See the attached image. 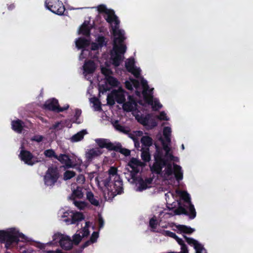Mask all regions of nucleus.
Wrapping results in <instances>:
<instances>
[{
	"label": "nucleus",
	"instance_id": "5fc2aeb1",
	"mask_svg": "<svg viewBox=\"0 0 253 253\" xmlns=\"http://www.w3.org/2000/svg\"><path fill=\"white\" fill-rule=\"evenodd\" d=\"M134 75L136 78H138L140 74L139 69L137 68L135 66L132 69L131 72H129Z\"/></svg>",
	"mask_w": 253,
	"mask_h": 253
},
{
	"label": "nucleus",
	"instance_id": "8fccbe9b",
	"mask_svg": "<svg viewBox=\"0 0 253 253\" xmlns=\"http://www.w3.org/2000/svg\"><path fill=\"white\" fill-rule=\"evenodd\" d=\"M101 73L105 76V79L112 74V71L106 67H102L101 69Z\"/></svg>",
	"mask_w": 253,
	"mask_h": 253
},
{
	"label": "nucleus",
	"instance_id": "e433bc0d",
	"mask_svg": "<svg viewBox=\"0 0 253 253\" xmlns=\"http://www.w3.org/2000/svg\"><path fill=\"white\" fill-rule=\"evenodd\" d=\"M112 124L116 130L125 133H127V131L126 130L125 127L123 126L120 125L119 123V121L118 120H116Z\"/></svg>",
	"mask_w": 253,
	"mask_h": 253
},
{
	"label": "nucleus",
	"instance_id": "aec40b11",
	"mask_svg": "<svg viewBox=\"0 0 253 253\" xmlns=\"http://www.w3.org/2000/svg\"><path fill=\"white\" fill-rule=\"evenodd\" d=\"M102 153L99 148H92L86 153L85 156L88 161H92L95 157L100 156Z\"/></svg>",
	"mask_w": 253,
	"mask_h": 253
},
{
	"label": "nucleus",
	"instance_id": "6e6552de",
	"mask_svg": "<svg viewBox=\"0 0 253 253\" xmlns=\"http://www.w3.org/2000/svg\"><path fill=\"white\" fill-rule=\"evenodd\" d=\"M166 166L165 174L168 176L171 175L174 173L177 181H179L183 179V172L180 166L174 164L173 169L172 165L170 164H168L167 162V165Z\"/></svg>",
	"mask_w": 253,
	"mask_h": 253
},
{
	"label": "nucleus",
	"instance_id": "79ce46f5",
	"mask_svg": "<svg viewBox=\"0 0 253 253\" xmlns=\"http://www.w3.org/2000/svg\"><path fill=\"white\" fill-rule=\"evenodd\" d=\"M74 204L76 207L81 210H84L87 206V204L83 201L74 200Z\"/></svg>",
	"mask_w": 253,
	"mask_h": 253
},
{
	"label": "nucleus",
	"instance_id": "c85d7f7f",
	"mask_svg": "<svg viewBox=\"0 0 253 253\" xmlns=\"http://www.w3.org/2000/svg\"><path fill=\"white\" fill-rule=\"evenodd\" d=\"M84 218V215L82 212H77L72 215L71 223L75 224L77 222L83 220Z\"/></svg>",
	"mask_w": 253,
	"mask_h": 253
},
{
	"label": "nucleus",
	"instance_id": "c756f323",
	"mask_svg": "<svg viewBox=\"0 0 253 253\" xmlns=\"http://www.w3.org/2000/svg\"><path fill=\"white\" fill-rule=\"evenodd\" d=\"M141 157L145 162H148L151 159L149 148H142Z\"/></svg>",
	"mask_w": 253,
	"mask_h": 253
},
{
	"label": "nucleus",
	"instance_id": "680f3d73",
	"mask_svg": "<svg viewBox=\"0 0 253 253\" xmlns=\"http://www.w3.org/2000/svg\"><path fill=\"white\" fill-rule=\"evenodd\" d=\"M13 234H14V235H15L16 236L18 237V239L19 240H20V239H19L20 238L21 239L22 241L26 240V237L25 236V235H24L22 233H19V232H17L16 233H14Z\"/></svg>",
	"mask_w": 253,
	"mask_h": 253
},
{
	"label": "nucleus",
	"instance_id": "37998d69",
	"mask_svg": "<svg viewBox=\"0 0 253 253\" xmlns=\"http://www.w3.org/2000/svg\"><path fill=\"white\" fill-rule=\"evenodd\" d=\"M116 97H115V95L113 94V91L110 94L107 96V101L108 104L112 106L114 105L115 103Z\"/></svg>",
	"mask_w": 253,
	"mask_h": 253
},
{
	"label": "nucleus",
	"instance_id": "4d7b16f0",
	"mask_svg": "<svg viewBox=\"0 0 253 253\" xmlns=\"http://www.w3.org/2000/svg\"><path fill=\"white\" fill-rule=\"evenodd\" d=\"M98 223L99 229L102 228L104 225V221L101 214L98 215Z\"/></svg>",
	"mask_w": 253,
	"mask_h": 253
},
{
	"label": "nucleus",
	"instance_id": "423d86ee",
	"mask_svg": "<svg viewBox=\"0 0 253 253\" xmlns=\"http://www.w3.org/2000/svg\"><path fill=\"white\" fill-rule=\"evenodd\" d=\"M59 177L56 167H50L48 168L44 176V182L47 186H53L57 182Z\"/></svg>",
	"mask_w": 253,
	"mask_h": 253
},
{
	"label": "nucleus",
	"instance_id": "4c0bfd02",
	"mask_svg": "<svg viewBox=\"0 0 253 253\" xmlns=\"http://www.w3.org/2000/svg\"><path fill=\"white\" fill-rule=\"evenodd\" d=\"M138 182L139 184L138 189L139 190L141 191L142 190H145L148 188V186L147 185V182L145 181L142 178L140 177L138 180Z\"/></svg>",
	"mask_w": 253,
	"mask_h": 253
},
{
	"label": "nucleus",
	"instance_id": "13d9d810",
	"mask_svg": "<svg viewBox=\"0 0 253 253\" xmlns=\"http://www.w3.org/2000/svg\"><path fill=\"white\" fill-rule=\"evenodd\" d=\"M157 118L160 120L168 121V119L165 112L162 111L160 113L159 116H157Z\"/></svg>",
	"mask_w": 253,
	"mask_h": 253
},
{
	"label": "nucleus",
	"instance_id": "f03ea898",
	"mask_svg": "<svg viewBox=\"0 0 253 253\" xmlns=\"http://www.w3.org/2000/svg\"><path fill=\"white\" fill-rule=\"evenodd\" d=\"M108 172V177L102 180V182L107 189L109 199L112 200L117 195L124 192L123 184L117 168L111 167Z\"/></svg>",
	"mask_w": 253,
	"mask_h": 253
},
{
	"label": "nucleus",
	"instance_id": "412c9836",
	"mask_svg": "<svg viewBox=\"0 0 253 253\" xmlns=\"http://www.w3.org/2000/svg\"><path fill=\"white\" fill-rule=\"evenodd\" d=\"M113 151L120 152L124 156L127 157L130 155V151L126 148H123L120 143H115Z\"/></svg>",
	"mask_w": 253,
	"mask_h": 253
},
{
	"label": "nucleus",
	"instance_id": "0eeeda50",
	"mask_svg": "<svg viewBox=\"0 0 253 253\" xmlns=\"http://www.w3.org/2000/svg\"><path fill=\"white\" fill-rule=\"evenodd\" d=\"M152 114L150 113L147 114L145 116L138 115L135 116V119L139 123L143 126H148L150 127V129H152L158 125L156 120L152 118Z\"/></svg>",
	"mask_w": 253,
	"mask_h": 253
},
{
	"label": "nucleus",
	"instance_id": "2eb2a0df",
	"mask_svg": "<svg viewBox=\"0 0 253 253\" xmlns=\"http://www.w3.org/2000/svg\"><path fill=\"white\" fill-rule=\"evenodd\" d=\"M144 95V98L145 101L148 104L152 105V108L153 110H157L159 109H161L162 107V104L159 102L158 100H155L154 102L153 105V96L150 95L149 97L146 96V91L144 90L143 92Z\"/></svg>",
	"mask_w": 253,
	"mask_h": 253
},
{
	"label": "nucleus",
	"instance_id": "7ed1b4c3",
	"mask_svg": "<svg viewBox=\"0 0 253 253\" xmlns=\"http://www.w3.org/2000/svg\"><path fill=\"white\" fill-rule=\"evenodd\" d=\"M20 149L21 150L18 157L25 164L29 166H33L40 162L37 156H34L30 151L25 150L23 145H21Z\"/></svg>",
	"mask_w": 253,
	"mask_h": 253
},
{
	"label": "nucleus",
	"instance_id": "6ab92c4d",
	"mask_svg": "<svg viewBox=\"0 0 253 253\" xmlns=\"http://www.w3.org/2000/svg\"><path fill=\"white\" fill-rule=\"evenodd\" d=\"M56 159L58 160L62 164H64L67 168L72 167L71 160L66 154H61L59 156L57 155Z\"/></svg>",
	"mask_w": 253,
	"mask_h": 253
},
{
	"label": "nucleus",
	"instance_id": "864d4df0",
	"mask_svg": "<svg viewBox=\"0 0 253 253\" xmlns=\"http://www.w3.org/2000/svg\"><path fill=\"white\" fill-rule=\"evenodd\" d=\"M98 236H99V233L98 232L94 231L92 233V234L90 238V240L92 242V243H95L97 241Z\"/></svg>",
	"mask_w": 253,
	"mask_h": 253
},
{
	"label": "nucleus",
	"instance_id": "bf43d9fd",
	"mask_svg": "<svg viewBox=\"0 0 253 253\" xmlns=\"http://www.w3.org/2000/svg\"><path fill=\"white\" fill-rule=\"evenodd\" d=\"M171 128L169 126H165L163 130L164 136H170Z\"/></svg>",
	"mask_w": 253,
	"mask_h": 253
},
{
	"label": "nucleus",
	"instance_id": "f257e3e1",
	"mask_svg": "<svg viewBox=\"0 0 253 253\" xmlns=\"http://www.w3.org/2000/svg\"><path fill=\"white\" fill-rule=\"evenodd\" d=\"M104 18L111 24L112 34L115 37L114 39L113 49L110 52L111 59L113 65L118 67L123 60L122 54H124L126 50V46L123 42L126 39L123 30L119 29L120 20L115 15L113 10H110L106 14Z\"/></svg>",
	"mask_w": 253,
	"mask_h": 253
},
{
	"label": "nucleus",
	"instance_id": "a878e982",
	"mask_svg": "<svg viewBox=\"0 0 253 253\" xmlns=\"http://www.w3.org/2000/svg\"><path fill=\"white\" fill-rule=\"evenodd\" d=\"M142 145L145 147L144 148H149L153 144L152 138L149 136H143L140 140Z\"/></svg>",
	"mask_w": 253,
	"mask_h": 253
},
{
	"label": "nucleus",
	"instance_id": "49530a36",
	"mask_svg": "<svg viewBox=\"0 0 253 253\" xmlns=\"http://www.w3.org/2000/svg\"><path fill=\"white\" fill-rule=\"evenodd\" d=\"M159 139L161 141L163 149L166 151V155H168L169 153V152L170 151V148L162 137H160Z\"/></svg>",
	"mask_w": 253,
	"mask_h": 253
},
{
	"label": "nucleus",
	"instance_id": "20e7f679",
	"mask_svg": "<svg viewBox=\"0 0 253 253\" xmlns=\"http://www.w3.org/2000/svg\"><path fill=\"white\" fill-rule=\"evenodd\" d=\"M0 242L1 243H4L5 247L8 249L11 248L13 244H17L19 240L18 237L14 235L13 233L0 231Z\"/></svg>",
	"mask_w": 253,
	"mask_h": 253
},
{
	"label": "nucleus",
	"instance_id": "a19ab883",
	"mask_svg": "<svg viewBox=\"0 0 253 253\" xmlns=\"http://www.w3.org/2000/svg\"><path fill=\"white\" fill-rule=\"evenodd\" d=\"M76 175V172L72 170H66L64 173V180H69L74 177Z\"/></svg>",
	"mask_w": 253,
	"mask_h": 253
},
{
	"label": "nucleus",
	"instance_id": "c9c22d12",
	"mask_svg": "<svg viewBox=\"0 0 253 253\" xmlns=\"http://www.w3.org/2000/svg\"><path fill=\"white\" fill-rule=\"evenodd\" d=\"M83 193L82 192V189L81 187L78 186L76 189L73 190L72 193V197L73 199L77 198L78 199H81L83 197Z\"/></svg>",
	"mask_w": 253,
	"mask_h": 253
},
{
	"label": "nucleus",
	"instance_id": "ddd939ff",
	"mask_svg": "<svg viewBox=\"0 0 253 253\" xmlns=\"http://www.w3.org/2000/svg\"><path fill=\"white\" fill-rule=\"evenodd\" d=\"M183 237L189 245L193 246L196 253H202V251L204 250L203 246L197 241L193 238L188 237L185 235H183Z\"/></svg>",
	"mask_w": 253,
	"mask_h": 253
},
{
	"label": "nucleus",
	"instance_id": "69168bd1",
	"mask_svg": "<svg viewBox=\"0 0 253 253\" xmlns=\"http://www.w3.org/2000/svg\"><path fill=\"white\" fill-rule=\"evenodd\" d=\"M69 107V105H65L64 106L61 107L59 106L58 109L57 110V113L62 112L65 110H67Z\"/></svg>",
	"mask_w": 253,
	"mask_h": 253
},
{
	"label": "nucleus",
	"instance_id": "473e14b6",
	"mask_svg": "<svg viewBox=\"0 0 253 253\" xmlns=\"http://www.w3.org/2000/svg\"><path fill=\"white\" fill-rule=\"evenodd\" d=\"M180 197L184 201V202L188 205L189 207L190 206V205H193L191 201L190 195L187 192H181Z\"/></svg>",
	"mask_w": 253,
	"mask_h": 253
},
{
	"label": "nucleus",
	"instance_id": "6e6d98bb",
	"mask_svg": "<svg viewBox=\"0 0 253 253\" xmlns=\"http://www.w3.org/2000/svg\"><path fill=\"white\" fill-rule=\"evenodd\" d=\"M43 139V137L42 135H35L31 138V140L37 142H41L42 141Z\"/></svg>",
	"mask_w": 253,
	"mask_h": 253
},
{
	"label": "nucleus",
	"instance_id": "2f4dec72",
	"mask_svg": "<svg viewBox=\"0 0 253 253\" xmlns=\"http://www.w3.org/2000/svg\"><path fill=\"white\" fill-rule=\"evenodd\" d=\"M86 198L92 205L95 206H98L99 205V203L98 201L94 198L93 194L91 191L87 192Z\"/></svg>",
	"mask_w": 253,
	"mask_h": 253
},
{
	"label": "nucleus",
	"instance_id": "0e129e2a",
	"mask_svg": "<svg viewBox=\"0 0 253 253\" xmlns=\"http://www.w3.org/2000/svg\"><path fill=\"white\" fill-rule=\"evenodd\" d=\"M100 47L96 42H92L91 44V50L93 51L98 50Z\"/></svg>",
	"mask_w": 253,
	"mask_h": 253
},
{
	"label": "nucleus",
	"instance_id": "ea45409f",
	"mask_svg": "<svg viewBox=\"0 0 253 253\" xmlns=\"http://www.w3.org/2000/svg\"><path fill=\"white\" fill-rule=\"evenodd\" d=\"M92 243V242L90 241V240H88V241H86V242H85L82 246L80 248V249L78 250H76V251H72V253H81L83 250L86 248L87 247H88L89 245H90Z\"/></svg>",
	"mask_w": 253,
	"mask_h": 253
},
{
	"label": "nucleus",
	"instance_id": "9d476101",
	"mask_svg": "<svg viewBox=\"0 0 253 253\" xmlns=\"http://www.w3.org/2000/svg\"><path fill=\"white\" fill-rule=\"evenodd\" d=\"M154 160V164L152 166H150V170L152 173L161 174L163 168L167 165V160Z\"/></svg>",
	"mask_w": 253,
	"mask_h": 253
},
{
	"label": "nucleus",
	"instance_id": "e2e57ef3",
	"mask_svg": "<svg viewBox=\"0 0 253 253\" xmlns=\"http://www.w3.org/2000/svg\"><path fill=\"white\" fill-rule=\"evenodd\" d=\"M164 232H165V235H166L167 236H169V237H171V238H172L173 239H174V238L176 236V235L175 234V233L172 232L170 231H169V230L165 231Z\"/></svg>",
	"mask_w": 253,
	"mask_h": 253
},
{
	"label": "nucleus",
	"instance_id": "58836bf2",
	"mask_svg": "<svg viewBox=\"0 0 253 253\" xmlns=\"http://www.w3.org/2000/svg\"><path fill=\"white\" fill-rule=\"evenodd\" d=\"M44 155L46 157L49 158H54L56 159L57 156V155L55 154V151L52 149H49L45 150L44 151Z\"/></svg>",
	"mask_w": 253,
	"mask_h": 253
},
{
	"label": "nucleus",
	"instance_id": "a211bd4d",
	"mask_svg": "<svg viewBox=\"0 0 253 253\" xmlns=\"http://www.w3.org/2000/svg\"><path fill=\"white\" fill-rule=\"evenodd\" d=\"M83 68L85 73L87 74H90L95 71L96 65L93 61L90 60L85 62Z\"/></svg>",
	"mask_w": 253,
	"mask_h": 253
},
{
	"label": "nucleus",
	"instance_id": "5701e85b",
	"mask_svg": "<svg viewBox=\"0 0 253 253\" xmlns=\"http://www.w3.org/2000/svg\"><path fill=\"white\" fill-rule=\"evenodd\" d=\"M113 93L116 97V101L119 104H123L126 101V96L124 91L113 90Z\"/></svg>",
	"mask_w": 253,
	"mask_h": 253
},
{
	"label": "nucleus",
	"instance_id": "09e8293b",
	"mask_svg": "<svg viewBox=\"0 0 253 253\" xmlns=\"http://www.w3.org/2000/svg\"><path fill=\"white\" fill-rule=\"evenodd\" d=\"M73 238V243H74L75 245H78L82 239V237L78 234L74 235Z\"/></svg>",
	"mask_w": 253,
	"mask_h": 253
},
{
	"label": "nucleus",
	"instance_id": "f8f14e48",
	"mask_svg": "<svg viewBox=\"0 0 253 253\" xmlns=\"http://www.w3.org/2000/svg\"><path fill=\"white\" fill-rule=\"evenodd\" d=\"M128 101L125 102L123 104V109L127 112L133 111L137 106L136 102L132 96H128Z\"/></svg>",
	"mask_w": 253,
	"mask_h": 253
},
{
	"label": "nucleus",
	"instance_id": "393cba45",
	"mask_svg": "<svg viewBox=\"0 0 253 253\" xmlns=\"http://www.w3.org/2000/svg\"><path fill=\"white\" fill-rule=\"evenodd\" d=\"M86 133V130L85 129H83L73 135L71 138V141L73 142L81 141L84 138V135Z\"/></svg>",
	"mask_w": 253,
	"mask_h": 253
},
{
	"label": "nucleus",
	"instance_id": "1a4fd4ad",
	"mask_svg": "<svg viewBox=\"0 0 253 253\" xmlns=\"http://www.w3.org/2000/svg\"><path fill=\"white\" fill-rule=\"evenodd\" d=\"M178 207L173 210V214L180 215L184 214L189 216V218L191 219H194L196 216V211L193 205H190L189 209V211H188L185 207V205L182 206L180 203H178Z\"/></svg>",
	"mask_w": 253,
	"mask_h": 253
},
{
	"label": "nucleus",
	"instance_id": "338daca9",
	"mask_svg": "<svg viewBox=\"0 0 253 253\" xmlns=\"http://www.w3.org/2000/svg\"><path fill=\"white\" fill-rule=\"evenodd\" d=\"M181 246V249L182 253H188V249L187 246L185 244V243H183Z\"/></svg>",
	"mask_w": 253,
	"mask_h": 253
},
{
	"label": "nucleus",
	"instance_id": "a18cd8bd",
	"mask_svg": "<svg viewBox=\"0 0 253 253\" xmlns=\"http://www.w3.org/2000/svg\"><path fill=\"white\" fill-rule=\"evenodd\" d=\"M65 236L64 235L60 233H57L54 234V235L53 236V241L55 243L59 242V244L61 243V240L62 239V238H63Z\"/></svg>",
	"mask_w": 253,
	"mask_h": 253
},
{
	"label": "nucleus",
	"instance_id": "72a5a7b5",
	"mask_svg": "<svg viewBox=\"0 0 253 253\" xmlns=\"http://www.w3.org/2000/svg\"><path fill=\"white\" fill-rule=\"evenodd\" d=\"M106 81L107 83L113 87H117L119 84L117 79L111 76L107 77Z\"/></svg>",
	"mask_w": 253,
	"mask_h": 253
},
{
	"label": "nucleus",
	"instance_id": "9b49d317",
	"mask_svg": "<svg viewBox=\"0 0 253 253\" xmlns=\"http://www.w3.org/2000/svg\"><path fill=\"white\" fill-rule=\"evenodd\" d=\"M95 142L100 148H106L109 151H113L115 143L111 142L109 139L97 138Z\"/></svg>",
	"mask_w": 253,
	"mask_h": 253
},
{
	"label": "nucleus",
	"instance_id": "4be33fe9",
	"mask_svg": "<svg viewBox=\"0 0 253 253\" xmlns=\"http://www.w3.org/2000/svg\"><path fill=\"white\" fill-rule=\"evenodd\" d=\"M76 44L78 49H83L89 45L90 41L84 38H80L76 41Z\"/></svg>",
	"mask_w": 253,
	"mask_h": 253
},
{
	"label": "nucleus",
	"instance_id": "603ef678",
	"mask_svg": "<svg viewBox=\"0 0 253 253\" xmlns=\"http://www.w3.org/2000/svg\"><path fill=\"white\" fill-rule=\"evenodd\" d=\"M93 103L94 105L95 106V108H96V110H97V111L101 110L102 108H101V104H100V102L99 101V100L96 97L93 98Z\"/></svg>",
	"mask_w": 253,
	"mask_h": 253
},
{
	"label": "nucleus",
	"instance_id": "3c124183",
	"mask_svg": "<svg viewBox=\"0 0 253 253\" xmlns=\"http://www.w3.org/2000/svg\"><path fill=\"white\" fill-rule=\"evenodd\" d=\"M110 9H108L106 6L104 4H100L97 7V10L99 13H107V12L109 11Z\"/></svg>",
	"mask_w": 253,
	"mask_h": 253
},
{
	"label": "nucleus",
	"instance_id": "de8ad7c7",
	"mask_svg": "<svg viewBox=\"0 0 253 253\" xmlns=\"http://www.w3.org/2000/svg\"><path fill=\"white\" fill-rule=\"evenodd\" d=\"M157 224L158 222L155 216L153 217L150 219L149 226L151 228L153 229H156L157 228Z\"/></svg>",
	"mask_w": 253,
	"mask_h": 253
},
{
	"label": "nucleus",
	"instance_id": "f704fd0d",
	"mask_svg": "<svg viewBox=\"0 0 253 253\" xmlns=\"http://www.w3.org/2000/svg\"><path fill=\"white\" fill-rule=\"evenodd\" d=\"M125 66L128 72H131L132 69H133L135 67V61L134 58H130L128 59L126 62Z\"/></svg>",
	"mask_w": 253,
	"mask_h": 253
},
{
	"label": "nucleus",
	"instance_id": "4468645a",
	"mask_svg": "<svg viewBox=\"0 0 253 253\" xmlns=\"http://www.w3.org/2000/svg\"><path fill=\"white\" fill-rule=\"evenodd\" d=\"M43 107L45 110L57 112L59 107L58 101L55 98L48 100L45 102Z\"/></svg>",
	"mask_w": 253,
	"mask_h": 253
},
{
	"label": "nucleus",
	"instance_id": "f3484780",
	"mask_svg": "<svg viewBox=\"0 0 253 253\" xmlns=\"http://www.w3.org/2000/svg\"><path fill=\"white\" fill-rule=\"evenodd\" d=\"M24 127V123L21 120L12 121L11 128L15 132L21 133Z\"/></svg>",
	"mask_w": 253,
	"mask_h": 253
},
{
	"label": "nucleus",
	"instance_id": "774afa93",
	"mask_svg": "<svg viewBox=\"0 0 253 253\" xmlns=\"http://www.w3.org/2000/svg\"><path fill=\"white\" fill-rule=\"evenodd\" d=\"M77 181L78 182H81V183H84V182L85 181L84 176L83 174H80L78 176V178L77 179Z\"/></svg>",
	"mask_w": 253,
	"mask_h": 253
},
{
	"label": "nucleus",
	"instance_id": "dca6fc26",
	"mask_svg": "<svg viewBox=\"0 0 253 253\" xmlns=\"http://www.w3.org/2000/svg\"><path fill=\"white\" fill-rule=\"evenodd\" d=\"M60 246L62 249L66 251L71 250L73 247V241L68 236L65 235V236L62 238Z\"/></svg>",
	"mask_w": 253,
	"mask_h": 253
},
{
	"label": "nucleus",
	"instance_id": "bb28decb",
	"mask_svg": "<svg viewBox=\"0 0 253 253\" xmlns=\"http://www.w3.org/2000/svg\"><path fill=\"white\" fill-rule=\"evenodd\" d=\"M128 166H129L133 170H135V166H144V164L143 162L137 160L135 158H132L128 163Z\"/></svg>",
	"mask_w": 253,
	"mask_h": 253
},
{
	"label": "nucleus",
	"instance_id": "052dcab7",
	"mask_svg": "<svg viewBox=\"0 0 253 253\" xmlns=\"http://www.w3.org/2000/svg\"><path fill=\"white\" fill-rule=\"evenodd\" d=\"M60 124H61V123L58 122L56 123L55 124H54V125H53L52 126L50 127V129L60 130L63 127V126L59 127Z\"/></svg>",
	"mask_w": 253,
	"mask_h": 253
},
{
	"label": "nucleus",
	"instance_id": "39448f33",
	"mask_svg": "<svg viewBox=\"0 0 253 253\" xmlns=\"http://www.w3.org/2000/svg\"><path fill=\"white\" fill-rule=\"evenodd\" d=\"M45 6L52 12L59 15H63L65 10L63 3L59 0H46Z\"/></svg>",
	"mask_w": 253,
	"mask_h": 253
},
{
	"label": "nucleus",
	"instance_id": "7c9ffc66",
	"mask_svg": "<svg viewBox=\"0 0 253 253\" xmlns=\"http://www.w3.org/2000/svg\"><path fill=\"white\" fill-rule=\"evenodd\" d=\"M79 33L86 37L90 36V29L88 27L87 24L85 23V22H84L80 27Z\"/></svg>",
	"mask_w": 253,
	"mask_h": 253
},
{
	"label": "nucleus",
	"instance_id": "c03bdc74",
	"mask_svg": "<svg viewBox=\"0 0 253 253\" xmlns=\"http://www.w3.org/2000/svg\"><path fill=\"white\" fill-rule=\"evenodd\" d=\"M105 38L103 36H99L97 39V44L100 47L107 45V42L105 41Z\"/></svg>",
	"mask_w": 253,
	"mask_h": 253
},
{
	"label": "nucleus",
	"instance_id": "b1692460",
	"mask_svg": "<svg viewBox=\"0 0 253 253\" xmlns=\"http://www.w3.org/2000/svg\"><path fill=\"white\" fill-rule=\"evenodd\" d=\"M180 233L191 234L195 231V229L185 225H178L176 226Z\"/></svg>",
	"mask_w": 253,
	"mask_h": 253
},
{
	"label": "nucleus",
	"instance_id": "cd10ccee",
	"mask_svg": "<svg viewBox=\"0 0 253 253\" xmlns=\"http://www.w3.org/2000/svg\"><path fill=\"white\" fill-rule=\"evenodd\" d=\"M155 148H156V152L154 155V160H166L163 158V153L162 149L157 144H155Z\"/></svg>",
	"mask_w": 253,
	"mask_h": 253
}]
</instances>
